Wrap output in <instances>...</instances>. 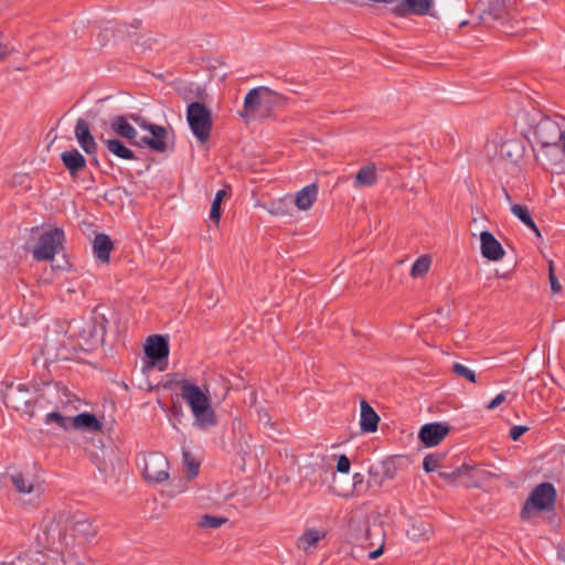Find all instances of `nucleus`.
Returning a JSON list of instances; mask_svg holds the SVG:
<instances>
[{
	"label": "nucleus",
	"mask_w": 565,
	"mask_h": 565,
	"mask_svg": "<svg viewBox=\"0 0 565 565\" xmlns=\"http://www.w3.org/2000/svg\"><path fill=\"white\" fill-rule=\"evenodd\" d=\"M96 532L84 513H57L38 536L44 551L19 555L10 565H88L85 544Z\"/></svg>",
	"instance_id": "1"
},
{
	"label": "nucleus",
	"mask_w": 565,
	"mask_h": 565,
	"mask_svg": "<svg viewBox=\"0 0 565 565\" xmlns=\"http://www.w3.org/2000/svg\"><path fill=\"white\" fill-rule=\"evenodd\" d=\"M287 97L267 86H257L247 92L244 97L243 109L238 115L245 121L252 119H267L275 115V109L287 102Z\"/></svg>",
	"instance_id": "2"
},
{
	"label": "nucleus",
	"mask_w": 565,
	"mask_h": 565,
	"mask_svg": "<svg viewBox=\"0 0 565 565\" xmlns=\"http://www.w3.org/2000/svg\"><path fill=\"white\" fill-rule=\"evenodd\" d=\"M180 387L182 399L189 405L194 417L193 426L200 430H207L217 425V416L211 406L209 392H204L200 386L181 380L177 382Z\"/></svg>",
	"instance_id": "3"
},
{
	"label": "nucleus",
	"mask_w": 565,
	"mask_h": 565,
	"mask_svg": "<svg viewBox=\"0 0 565 565\" xmlns=\"http://www.w3.org/2000/svg\"><path fill=\"white\" fill-rule=\"evenodd\" d=\"M104 306H96L92 311L90 320L79 331V338L84 340L87 350H94L104 344L109 320Z\"/></svg>",
	"instance_id": "4"
},
{
	"label": "nucleus",
	"mask_w": 565,
	"mask_h": 565,
	"mask_svg": "<svg viewBox=\"0 0 565 565\" xmlns=\"http://www.w3.org/2000/svg\"><path fill=\"white\" fill-rule=\"evenodd\" d=\"M556 499V490L550 482H542L533 489L529 498L525 500L520 516L522 520H529L532 512L550 511L554 508Z\"/></svg>",
	"instance_id": "5"
},
{
	"label": "nucleus",
	"mask_w": 565,
	"mask_h": 565,
	"mask_svg": "<svg viewBox=\"0 0 565 565\" xmlns=\"http://www.w3.org/2000/svg\"><path fill=\"white\" fill-rule=\"evenodd\" d=\"M186 120L192 134L201 142L210 139L213 126L211 110L200 102H193L188 105Z\"/></svg>",
	"instance_id": "6"
},
{
	"label": "nucleus",
	"mask_w": 565,
	"mask_h": 565,
	"mask_svg": "<svg viewBox=\"0 0 565 565\" xmlns=\"http://www.w3.org/2000/svg\"><path fill=\"white\" fill-rule=\"evenodd\" d=\"M65 233L60 227H54L42 233L32 250V256L38 262L52 260L63 248Z\"/></svg>",
	"instance_id": "7"
},
{
	"label": "nucleus",
	"mask_w": 565,
	"mask_h": 565,
	"mask_svg": "<svg viewBox=\"0 0 565 565\" xmlns=\"http://www.w3.org/2000/svg\"><path fill=\"white\" fill-rule=\"evenodd\" d=\"M169 461L161 452H151L143 459L142 475L149 482L159 483L169 478Z\"/></svg>",
	"instance_id": "8"
},
{
	"label": "nucleus",
	"mask_w": 565,
	"mask_h": 565,
	"mask_svg": "<svg viewBox=\"0 0 565 565\" xmlns=\"http://www.w3.org/2000/svg\"><path fill=\"white\" fill-rule=\"evenodd\" d=\"M563 131L556 119L544 117L537 122L534 136L542 148L557 147Z\"/></svg>",
	"instance_id": "9"
},
{
	"label": "nucleus",
	"mask_w": 565,
	"mask_h": 565,
	"mask_svg": "<svg viewBox=\"0 0 565 565\" xmlns=\"http://www.w3.org/2000/svg\"><path fill=\"white\" fill-rule=\"evenodd\" d=\"M169 340L168 337L161 334L150 335L147 339V343L145 345V353L149 359V365L154 366L160 362L164 361L167 363L169 358Z\"/></svg>",
	"instance_id": "10"
},
{
	"label": "nucleus",
	"mask_w": 565,
	"mask_h": 565,
	"mask_svg": "<svg viewBox=\"0 0 565 565\" xmlns=\"http://www.w3.org/2000/svg\"><path fill=\"white\" fill-rule=\"evenodd\" d=\"M11 481L20 494L28 497L24 499L25 503H35L44 492L41 483L33 478H25L22 473L12 475Z\"/></svg>",
	"instance_id": "11"
},
{
	"label": "nucleus",
	"mask_w": 565,
	"mask_h": 565,
	"mask_svg": "<svg viewBox=\"0 0 565 565\" xmlns=\"http://www.w3.org/2000/svg\"><path fill=\"white\" fill-rule=\"evenodd\" d=\"M434 0H402L392 9V13L398 18L409 15L424 17L429 14Z\"/></svg>",
	"instance_id": "12"
},
{
	"label": "nucleus",
	"mask_w": 565,
	"mask_h": 565,
	"mask_svg": "<svg viewBox=\"0 0 565 565\" xmlns=\"http://www.w3.org/2000/svg\"><path fill=\"white\" fill-rule=\"evenodd\" d=\"M449 430V425L445 423H428L419 429L418 438L426 447H434L440 444Z\"/></svg>",
	"instance_id": "13"
},
{
	"label": "nucleus",
	"mask_w": 565,
	"mask_h": 565,
	"mask_svg": "<svg viewBox=\"0 0 565 565\" xmlns=\"http://www.w3.org/2000/svg\"><path fill=\"white\" fill-rule=\"evenodd\" d=\"M131 119L126 115L114 116L109 126L114 134L118 137L126 139L130 146L138 147V132L136 128L130 124Z\"/></svg>",
	"instance_id": "14"
},
{
	"label": "nucleus",
	"mask_w": 565,
	"mask_h": 565,
	"mask_svg": "<svg viewBox=\"0 0 565 565\" xmlns=\"http://www.w3.org/2000/svg\"><path fill=\"white\" fill-rule=\"evenodd\" d=\"M482 23L492 26L504 25L509 19L505 0H490L488 9L480 15Z\"/></svg>",
	"instance_id": "15"
},
{
	"label": "nucleus",
	"mask_w": 565,
	"mask_h": 565,
	"mask_svg": "<svg viewBox=\"0 0 565 565\" xmlns=\"http://www.w3.org/2000/svg\"><path fill=\"white\" fill-rule=\"evenodd\" d=\"M151 136H142L139 138L138 148L148 147L157 152H164L168 148V131L163 126L154 125L151 127Z\"/></svg>",
	"instance_id": "16"
},
{
	"label": "nucleus",
	"mask_w": 565,
	"mask_h": 565,
	"mask_svg": "<svg viewBox=\"0 0 565 565\" xmlns=\"http://www.w3.org/2000/svg\"><path fill=\"white\" fill-rule=\"evenodd\" d=\"M74 134L79 147L87 154L95 156L97 152V143L90 132L89 124L85 119L78 118L76 120Z\"/></svg>",
	"instance_id": "17"
},
{
	"label": "nucleus",
	"mask_w": 565,
	"mask_h": 565,
	"mask_svg": "<svg viewBox=\"0 0 565 565\" xmlns=\"http://www.w3.org/2000/svg\"><path fill=\"white\" fill-rule=\"evenodd\" d=\"M481 254L489 260H500L504 256V249L492 233L483 231L480 234Z\"/></svg>",
	"instance_id": "18"
},
{
	"label": "nucleus",
	"mask_w": 565,
	"mask_h": 565,
	"mask_svg": "<svg viewBox=\"0 0 565 565\" xmlns=\"http://www.w3.org/2000/svg\"><path fill=\"white\" fill-rule=\"evenodd\" d=\"M61 161L73 179L77 177L79 171L86 168V159L77 149L62 152Z\"/></svg>",
	"instance_id": "19"
},
{
	"label": "nucleus",
	"mask_w": 565,
	"mask_h": 565,
	"mask_svg": "<svg viewBox=\"0 0 565 565\" xmlns=\"http://www.w3.org/2000/svg\"><path fill=\"white\" fill-rule=\"evenodd\" d=\"M376 164L367 162L362 166L354 175L353 186L355 189L373 186L377 182Z\"/></svg>",
	"instance_id": "20"
},
{
	"label": "nucleus",
	"mask_w": 565,
	"mask_h": 565,
	"mask_svg": "<svg viewBox=\"0 0 565 565\" xmlns=\"http://www.w3.org/2000/svg\"><path fill=\"white\" fill-rule=\"evenodd\" d=\"M318 196V185L316 183H311L302 188L298 191L292 198V203L301 211L309 210L313 203L317 201Z\"/></svg>",
	"instance_id": "21"
},
{
	"label": "nucleus",
	"mask_w": 565,
	"mask_h": 565,
	"mask_svg": "<svg viewBox=\"0 0 565 565\" xmlns=\"http://www.w3.org/2000/svg\"><path fill=\"white\" fill-rule=\"evenodd\" d=\"M71 427L83 431H100L103 424L92 413H81L72 418Z\"/></svg>",
	"instance_id": "22"
},
{
	"label": "nucleus",
	"mask_w": 565,
	"mask_h": 565,
	"mask_svg": "<svg viewBox=\"0 0 565 565\" xmlns=\"http://www.w3.org/2000/svg\"><path fill=\"white\" fill-rule=\"evenodd\" d=\"M114 248L113 241L107 234L98 233L93 241V252L95 257L102 263H108L110 252Z\"/></svg>",
	"instance_id": "23"
},
{
	"label": "nucleus",
	"mask_w": 565,
	"mask_h": 565,
	"mask_svg": "<svg viewBox=\"0 0 565 565\" xmlns=\"http://www.w3.org/2000/svg\"><path fill=\"white\" fill-rule=\"evenodd\" d=\"M100 141L106 146L108 151L117 158L124 160L137 159L135 152L125 146V143L118 138H105L104 136H100Z\"/></svg>",
	"instance_id": "24"
},
{
	"label": "nucleus",
	"mask_w": 565,
	"mask_h": 565,
	"mask_svg": "<svg viewBox=\"0 0 565 565\" xmlns=\"http://www.w3.org/2000/svg\"><path fill=\"white\" fill-rule=\"evenodd\" d=\"M380 417L366 401L361 402V420L362 431L374 433L377 429Z\"/></svg>",
	"instance_id": "25"
},
{
	"label": "nucleus",
	"mask_w": 565,
	"mask_h": 565,
	"mask_svg": "<svg viewBox=\"0 0 565 565\" xmlns=\"http://www.w3.org/2000/svg\"><path fill=\"white\" fill-rule=\"evenodd\" d=\"M267 211L274 216H291L294 211L292 196L286 195L271 201Z\"/></svg>",
	"instance_id": "26"
},
{
	"label": "nucleus",
	"mask_w": 565,
	"mask_h": 565,
	"mask_svg": "<svg viewBox=\"0 0 565 565\" xmlns=\"http://www.w3.org/2000/svg\"><path fill=\"white\" fill-rule=\"evenodd\" d=\"M326 536L324 531L308 529L303 532V534L297 540L298 548L302 551H308L311 547H316L318 542Z\"/></svg>",
	"instance_id": "27"
},
{
	"label": "nucleus",
	"mask_w": 565,
	"mask_h": 565,
	"mask_svg": "<svg viewBox=\"0 0 565 565\" xmlns=\"http://www.w3.org/2000/svg\"><path fill=\"white\" fill-rule=\"evenodd\" d=\"M431 534V525L422 521L412 523L407 530V536L413 541L428 540Z\"/></svg>",
	"instance_id": "28"
},
{
	"label": "nucleus",
	"mask_w": 565,
	"mask_h": 565,
	"mask_svg": "<svg viewBox=\"0 0 565 565\" xmlns=\"http://www.w3.org/2000/svg\"><path fill=\"white\" fill-rule=\"evenodd\" d=\"M511 212L514 216H516L524 225L531 228L537 236H540V231L533 221L527 207L521 204H512Z\"/></svg>",
	"instance_id": "29"
},
{
	"label": "nucleus",
	"mask_w": 565,
	"mask_h": 565,
	"mask_svg": "<svg viewBox=\"0 0 565 565\" xmlns=\"http://www.w3.org/2000/svg\"><path fill=\"white\" fill-rule=\"evenodd\" d=\"M429 267L430 258L428 256L423 255L414 262L411 268V275L413 277H422L429 270Z\"/></svg>",
	"instance_id": "30"
},
{
	"label": "nucleus",
	"mask_w": 565,
	"mask_h": 565,
	"mask_svg": "<svg viewBox=\"0 0 565 565\" xmlns=\"http://www.w3.org/2000/svg\"><path fill=\"white\" fill-rule=\"evenodd\" d=\"M227 522L226 518L204 514L201 516L198 525L202 529H217Z\"/></svg>",
	"instance_id": "31"
},
{
	"label": "nucleus",
	"mask_w": 565,
	"mask_h": 565,
	"mask_svg": "<svg viewBox=\"0 0 565 565\" xmlns=\"http://www.w3.org/2000/svg\"><path fill=\"white\" fill-rule=\"evenodd\" d=\"M226 195V191L224 189L218 190L215 194V198L212 202V206L210 210V218L215 223L218 224L221 218V203L223 198Z\"/></svg>",
	"instance_id": "32"
},
{
	"label": "nucleus",
	"mask_w": 565,
	"mask_h": 565,
	"mask_svg": "<svg viewBox=\"0 0 565 565\" xmlns=\"http://www.w3.org/2000/svg\"><path fill=\"white\" fill-rule=\"evenodd\" d=\"M451 371L454 372V374L458 377H462L471 383H476L477 382V377H476V373L473 370L469 369L468 366L459 363V362H455L451 366Z\"/></svg>",
	"instance_id": "33"
},
{
	"label": "nucleus",
	"mask_w": 565,
	"mask_h": 565,
	"mask_svg": "<svg viewBox=\"0 0 565 565\" xmlns=\"http://www.w3.org/2000/svg\"><path fill=\"white\" fill-rule=\"evenodd\" d=\"M182 457H183V463L188 468V477L189 478L196 477L199 473V470H200V462H198L194 459V457L192 456V454L186 449L182 450Z\"/></svg>",
	"instance_id": "34"
},
{
	"label": "nucleus",
	"mask_w": 565,
	"mask_h": 565,
	"mask_svg": "<svg viewBox=\"0 0 565 565\" xmlns=\"http://www.w3.org/2000/svg\"><path fill=\"white\" fill-rule=\"evenodd\" d=\"M72 418L63 416L60 412H52L46 414L45 423L55 424L61 428L68 429L71 427Z\"/></svg>",
	"instance_id": "35"
},
{
	"label": "nucleus",
	"mask_w": 565,
	"mask_h": 565,
	"mask_svg": "<svg viewBox=\"0 0 565 565\" xmlns=\"http://www.w3.org/2000/svg\"><path fill=\"white\" fill-rule=\"evenodd\" d=\"M312 472L318 475L317 478L310 480L312 484L323 483L328 479L329 475L334 476V472L327 469L323 465H317L316 467H312Z\"/></svg>",
	"instance_id": "36"
},
{
	"label": "nucleus",
	"mask_w": 565,
	"mask_h": 565,
	"mask_svg": "<svg viewBox=\"0 0 565 565\" xmlns=\"http://www.w3.org/2000/svg\"><path fill=\"white\" fill-rule=\"evenodd\" d=\"M440 456L427 455L423 460V468L426 472H433L439 467Z\"/></svg>",
	"instance_id": "37"
},
{
	"label": "nucleus",
	"mask_w": 565,
	"mask_h": 565,
	"mask_svg": "<svg viewBox=\"0 0 565 565\" xmlns=\"http://www.w3.org/2000/svg\"><path fill=\"white\" fill-rule=\"evenodd\" d=\"M128 118L131 119L137 126H139L141 129L150 131L151 127L156 124L148 122L145 118H142L140 115L135 113H129Z\"/></svg>",
	"instance_id": "38"
},
{
	"label": "nucleus",
	"mask_w": 565,
	"mask_h": 565,
	"mask_svg": "<svg viewBox=\"0 0 565 565\" xmlns=\"http://www.w3.org/2000/svg\"><path fill=\"white\" fill-rule=\"evenodd\" d=\"M351 468L350 459L345 455H341L338 458L337 470L341 473H348Z\"/></svg>",
	"instance_id": "39"
},
{
	"label": "nucleus",
	"mask_w": 565,
	"mask_h": 565,
	"mask_svg": "<svg viewBox=\"0 0 565 565\" xmlns=\"http://www.w3.org/2000/svg\"><path fill=\"white\" fill-rule=\"evenodd\" d=\"M529 430V427L527 426H523V425H516V426H513L510 431H509V437L512 439V440H518L523 434H525L526 431Z\"/></svg>",
	"instance_id": "40"
},
{
	"label": "nucleus",
	"mask_w": 565,
	"mask_h": 565,
	"mask_svg": "<svg viewBox=\"0 0 565 565\" xmlns=\"http://www.w3.org/2000/svg\"><path fill=\"white\" fill-rule=\"evenodd\" d=\"M170 414L177 422H181V418L183 417V409L180 404L173 403V405L170 408Z\"/></svg>",
	"instance_id": "41"
},
{
	"label": "nucleus",
	"mask_w": 565,
	"mask_h": 565,
	"mask_svg": "<svg viewBox=\"0 0 565 565\" xmlns=\"http://www.w3.org/2000/svg\"><path fill=\"white\" fill-rule=\"evenodd\" d=\"M507 396H505V393L502 392L500 394H498L488 405H487V408L488 409H494L495 407H498L500 404H502L504 401H505Z\"/></svg>",
	"instance_id": "42"
},
{
	"label": "nucleus",
	"mask_w": 565,
	"mask_h": 565,
	"mask_svg": "<svg viewBox=\"0 0 565 565\" xmlns=\"http://www.w3.org/2000/svg\"><path fill=\"white\" fill-rule=\"evenodd\" d=\"M550 284H551V289L553 292L561 291V289H562L561 284L558 282V279L555 276V274L553 273L552 268H550Z\"/></svg>",
	"instance_id": "43"
},
{
	"label": "nucleus",
	"mask_w": 565,
	"mask_h": 565,
	"mask_svg": "<svg viewBox=\"0 0 565 565\" xmlns=\"http://www.w3.org/2000/svg\"><path fill=\"white\" fill-rule=\"evenodd\" d=\"M383 475L387 479H393L396 475V469L391 467V463L383 462Z\"/></svg>",
	"instance_id": "44"
},
{
	"label": "nucleus",
	"mask_w": 565,
	"mask_h": 565,
	"mask_svg": "<svg viewBox=\"0 0 565 565\" xmlns=\"http://www.w3.org/2000/svg\"><path fill=\"white\" fill-rule=\"evenodd\" d=\"M383 552H384V544L382 543L379 548L372 551L369 554V558L370 559H376V558H379L383 554Z\"/></svg>",
	"instance_id": "45"
},
{
	"label": "nucleus",
	"mask_w": 565,
	"mask_h": 565,
	"mask_svg": "<svg viewBox=\"0 0 565 565\" xmlns=\"http://www.w3.org/2000/svg\"><path fill=\"white\" fill-rule=\"evenodd\" d=\"M259 419L263 420L265 426H271L270 417L267 414L259 415Z\"/></svg>",
	"instance_id": "46"
},
{
	"label": "nucleus",
	"mask_w": 565,
	"mask_h": 565,
	"mask_svg": "<svg viewBox=\"0 0 565 565\" xmlns=\"http://www.w3.org/2000/svg\"><path fill=\"white\" fill-rule=\"evenodd\" d=\"M559 142H562V150L565 153V130L562 134Z\"/></svg>",
	"instance_id": "47"
},
{
	"label": "nucleus",
	"mask_w": 565,
	"mask_h": 565,
	"mask_svg": "<svg viewBox=\"0 0 565 565\" xmlns=\"http://www.w3.org/2000/svg\"><path fill=\"white\" fill-rule=\"evenodd\" d=\"M354 484L362 481V476L360 473H355L353 476Z\"/></svg>",
	"instance_id": "48"
},
{
	"label": "nucleus",
	"mask_w": 565,
	"mask_h": 565,
	"mask_svg": "<svg viewBox=\"0 0 565 565\" xmlns=\"http://www.w3.org/2000/svg\"><path fill=\"white\" fill-rule=\"evenodd\" d=\"M6 55V49L0 44V57H4Z\"/></svg>",
	"instance_id": "49"
},
{
	"label": "nucleus",
	"mask_w": 565,
	"mask_h": 565,
	"mask_svg": "<svg viewBox=\"0 0 565 565\" xmlns=\"http://www.w3.org/2000/svg\"><path fill=\"white\" fill-rule=\"evenodd\" d=\"M558 556H559V558L562 559V562H564V563H565V552H561V553H558Z\"/></svg>",
	"instance_id": "50"
},
{
	"label": "nucleus",
	"mask_w": 565,
	"mask_h": 565,
	"mask_svg": "<svg viewBox=\"0 0 565 565\" xmlns=\"http://www.w3.org/2000/svg\"><path fill=\"white\" fill-rule=\"evenodd\" d=\"M504 194H505L507 200H508V201H511V196H510V194L508 193V191H507V190H504Z\"/></svg>",
	"instance_id": "51"
}]
</instances>
